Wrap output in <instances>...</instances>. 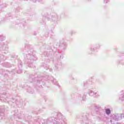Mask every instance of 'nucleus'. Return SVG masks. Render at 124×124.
I'll return each mask as SVG.
<instances>
[{
	"label": "nucleus",
	"mask_w": 124,
	"mask_h": 124,
	"mask_svg": "<svg viewBox=\"0 0 124 124\" xmlns=\"http://www.w3.org/2000/svg\"><path fill=\"white\" fill-rule=\"evenodd\" d=\"M106 113L107 114H109L110 113H111V110H110V109H107Z\"/></svg>",
	"instance_id": "obj_1"
}]
</instances>
